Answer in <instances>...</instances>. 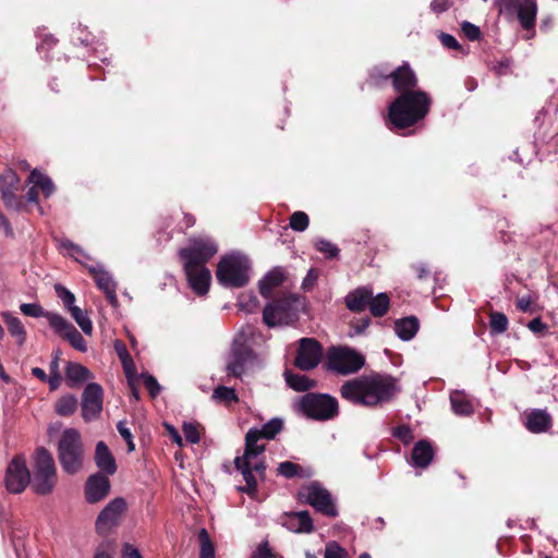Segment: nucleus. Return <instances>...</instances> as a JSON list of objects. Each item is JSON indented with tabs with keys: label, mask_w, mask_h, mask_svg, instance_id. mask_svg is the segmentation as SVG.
<instances>
[{
	"label": "nucleus",
	"mask_w": 558,
	"mask_h": 558,
	"mask_svg": "<svg viewBox=\"0 0 558 558\" xmlns=\"http://www.w3.org/2000/svg\"><path fill=\"white\" fill-rule=\"evenodd\" d=\"M52 328L62 338L68 340L74 349L81 352L86 351V342L83 336L70 322H68L61 315L59 317H53Z\"/></svg>",
	"instance_id": "obj_24"
},
{
	"label": "nucleus",
	"mask_w": 558,
	"mask_h": 558,
	"mask_svg": "<svg viewBox=\"0 0 558 558\" xmlns=\"http://www.w3.org/2000/svg\"><path fill=\"white\" fill-rule=\"evenodd\" d=\"M95 463L106 475H113L117 472L114 457L104 441H98L96 445Z\"/></svg>",
	"instance_id": "obj_29"
},
{
	"label": "nucleus",
	"mask_w": 558,
	"mask_h": 558,
	"mask_svg": "<svg viewBox=\"0 0 558 558\" xmlns=\"http://www.w3.org/2000/svg\"><path fill=\"white\" fill-rule=\"evenodd\" d=\"M121 364L128 381L135 380L136 365L133 361V357L126 359L125 361L121 362Z\"/></svg>",
	"instance_id": "obj_58"
},
{
	"label": "nucleus",
	"mask_w": 558,
	"mask_h": 558,
	"mask_svg": "<svg viewBox=\"0 0 558 558\" xmlns=\"http://www.w3.org/2000/svg\"><path fill=\"white\" fill-rule=\"evenodd\" d=\"M60 351L57 350L52 353V360L49 363V375L61 374L60 373Z\"/></svg>",
	"instance_id": "obj_61"
},
{
	"label": "nucleus",
	"mask_w": 558,
	"mask_h": 558,
	"mask_svg": "<svg viewBox=\"0 0 558 558\" xmlns=\"http://www.w3.org/2000/svg\"><path fill=\"white\" fill-rule=\"evenodd\" d=\"M527 327L531 331L535 333L543 332L546 330L547 326L544 324L541 319V317L533 318Z\"/></svg>",
	"instance_id": "obj_62"
},
{
	"label": "nucleus",
	"mask_w": 558,
	"mask_h": 558,
	"mask_svg": "<svg viewBox=\"0 0 558 558\" xmlns=\"http://www.w3.org/2000/svg\"><path fill=\"white\" fill-rule=\"evenodd\" d=\"M390 83L393 90L401 95V93L416 92L418 78L410 63L403 62L401 65L393 68Z\"/></svg>",
	"instance_id": "obj_18"
},
{
	"label": "nucleus",
	"mask_w": 558,
	"mask_h": 558,
	"mask_svg": "<svg viewBox=\"0 0 558 558\" xmlns=\"http://www.w3.org/2000/svg\"><path fill=\"white\" fill-rule=\"evenodd\" d=\"M71 316L76 322V324L81 327L84 333L89 335L93 331L92 320L86 316V314L77 306L71 308L69 311Z\"/></svg>",
	"instance_id": "obj_46"
},
{
	"label": "nucleus",
	"mask_w": 558,
	"mask_h": 558,
	"mask_svg": "<svg viewBox=\"0 0 558 558\" xmlns=\"http://www.w3.org/2000/svg\"><path fill=\"white\" fill-rule=\"evenodd\" d=\"M315 248L325 255L327 259L338 258L340 250L337 245L325 239H318L314 243Z\"/></svg>",
	"instance_id": "obj_44"
},
{
	"label": "nucleus",
	"mask_w": 558,
	"mask_h": 558,
	"mask_svg": "<svg viewBox=\"0 0 558 558\" xmlns=\"http://www.w3.org/2000/svg\"><path fill=\"white\" fill-rule=\"evenodd\" d=\"M1 317L8 327L9 333L16 338V343L23 345L26 341V330L19 317L13 316L10 312H2Z\"/></svg>",
	"instance_id": "obj_34"
},
{
	"label": "nucleus",
	"mask_w": 558,
	"mask_h": 558,
	"mask_svg": "<svg viewBox=\"0 0 558 558\" xmlns=\"http://www.w3.org/2000/svg\"><path fill=\"white\" fill-rule=\"evenodd\" d=\"M365 365V357L349 347L331 348L327 352L326 367L340 375L359 372Z\"/></svg>",
	"instance_id": "obj_11"
},
{
	"label": "nucleus",
	"mask_w": 558,
	"mask_h": 558,
	"mask_svg": "<svg viewBox=\"0 0 558 558\" xmlns=\"http://www.w3.org/2000/svg\"><path fill=\"white\" fill-rule=\"evenodd\" d=\"M434 454L435 451L432 444L428 440L422 439L417 441L412 449V464L415 468L425 469L433 461Z\"/></svg>",
	"instance_id": "obj_30"
},
{
	"label": "nucleus",
	"mask_w": 558,
	"mask_h": 558,
	"mask_svg": "<svg viewBox=\"0 0 558 558\" xmlns=\"http://www.w3.org/2000/svg\"><path fill=\"white\" fill-rule=\"evenodd\" d=\"M21 190V179L17 173L8 168L0 174V196L7 209L15 211L24 207V197L19 196Z\"/></svg>",
	"instance_id": "obj_13"
},
{
	"label": "nucleus",
	"mask_w": 558,
	"mask_h": 558,
	"mask_svg": "<svg viewBox=\"0 0 558 558\" xmlns=\"http://www.w3.org/2000/svg\"><path fill=\"white\" fill-rule=\"evenodd\" d=\"M58 241V245L60 248L62 250H66V251H71L75 254H78V255H82V256H86V254L84 253L83 248L75 244L74 242H72L71 240L69 239H60V240H57Z\"/></svg>",
	"instance_id": "obj_57"
},
{
	"label": "nucleus",
	"mask_w": 558,
	"mask_h": 558,
	"mask_svg": "<svg viewBox=\"0 0 558 558\" xmlns=\"http://www.w3.org/2000/svg\"><path fill=\"white\" fill-rule=\"evenodd\" d=\"M287 278L286 270L282 267H275L268 271L264 278L259 281L258 288L259 293L265 298L269 299L272 295L274 290L281 286Z\"/></svg>",
	"instance_id": "obj_26"
},
{
	"label": "nucleus",
	"mask_w": 558,
	"mask_h": 558,
	"mask_svg": "<svg viewBox=\"0 0 558 558\" xmlns=\"http://www.w3.org/2000/svg\"><path fill=\"white\" fill-rule=\"evenodd\" d=\"M211 398L225 403L226 405L236 403L239 401L235 389L227 386H218L215 388Z\"/></svg>",
	"instance_id": "obj_42"
},
{
	"label": "nucleus",
	"mask_w": 558,
	"mask_h": 558,
	"mask_svg": "<svg viewBox=\"0 0 558 558\" xmlns=\"http://www.w3.org/2000/svg\"><path fill=\"white\" fill-rule=\"evenodd\" d=\"M284 379L287 385L299 392H310L311 389L316 387V380L301 374L293 373L290 369H286Z\"/></svg>",
	"instance_id": "obj_33"
},
{
	"label": "nucleus",
	"mask_w": 558,
	"mask_h": 558,
	"mask_svg": "<svg viewBox=\"0 0 558 558\" xmlns=\"http://www.w3.org/2000/svg\"><path fill=\"white\" fill-rule=\"evenodd\" d=\"M369 311L374 317L385 316L390 307V299L387 293H379L376 296H371L368 303Z\"/></svg>",
	"instance_id": "obj_37"
},
{
	"label": "nucleus",
	"mask_w": 558,
	"mask_h": 558,
	"mask_svg": "<svg viewBox=\"0 0 558 558\" xmlns=\"http://www.w3.org/2000/svg\"><path fill=\"white\" fill-rule=\"evenodd\" d=\"M278 556L279 555L275 554L269 547L268 541H264L257 546L252 558H277Z\"/></svg>",
	"instance_id": "obj_54"
},
{
	"label": "nucleus",
	"mask_w": 558,
	"mask_h": 558,
	"mask_svg": "<svg viewBox=\"0 0 558 558\" xmlns=\"http://www.w3.org/2000/svg\"><path fill=\"white\" fill-rule=\"evenodd\" d=\"M393 68L387 62L374 65L368 71L367 82L375 87H381L391 81Z\"/></svg>",
	"instance_id": "obj_32"
},
{
	"label": "nucleus",
	"mask_w": 558,
	"mask_h": 558,
	"mask_svg": "<svg viewBox=\"0 0 558 558\" xmlns=\"http://www.w3.org/2000/svg\"><path fill=\"white\" fill-rule=\"evenodd\" d=\"M324 354L323 345L315 338H301L294 359V366L308 372L318 366Z\"/></svg>",
	"instance_id": "obj_14"
},
{
	"label": "nucleus",
	"mask_w": 558,
	"mask_h": 558,
	"mask_svg": "<svg viewBox=\"0 0 558 558\" xmlns=\"http://www.w3.org/2000/svg\"><path fill=\"white\" fill-rule=\"evenodd\" d=\"M31 483V472L23 456H15L5 471V487L12 494H21Z\"/></svg>",
	"instance_id": "obj_15"
},
{
	"label": "nucleus",
	"mask_w": 558,
	"mask_h": 558,
	"mask_svg": "<svg viewBox=\"0 0 558 558\" xmlns=\"http://www.w3.org/2000/svg\"><path fill=\"white\" fill-rule=\"evenodd\" d=\"M183 433L186 441L190 444H198L201 440V433L198 430V425L194 423H184L183 424Z\"/></svg>",
	"instance_id": "obj_49"
},
{
	"label": "nucleus",
	"mask_w": 558,
	"mask_h": 558,
	"mask_svg": "<svg viewBox=\"0 0 558 558\" xmlns=\"http://www.w3.org/2000/svg\"><path fill=\"white\" fill-rule=\"evenodd\" d=\"M310 218L306 213L298 210L290 216V228L298 232H303L308 228Z\"/></svg>",
	"instance_id": "obj_47"
},
{
	"label": "nucleus",
	"mask_w": 558,
	"mask_h": 558,
	"mask_svg": "<svg viewBox=\"0 0 558 558\" xmlns=\"http://www.w3.org/2000/svg\"><path fill=\"white\" fill-rule=\"evenodd\" d=\"M57 482V468L52 454L45 447L37 448L33 460V478L31 477L29 483L33 492L40 496L50 495Z\"/></svg>",
	"instance_id": "obj_3"
},
{
	"label": "nucleus",
	"mask_w": 558,
	"mask_h": 558,
	"mask_svg": "<svg viewBox=\"0 0 558 558\" xmlns=\"http://www.w3.org/2000/svg\"><path fill=\"white\" fill-rule=\"evenodd\" d=\"M298 500L301 504L310 505L317 512L326 517L336 518L338 515L331 494L318 482L303 485L298 492Z\"/></svg>",
	"instance_id": "obj_9"
},
{
	"label": "nucleus",
	"mask_w": 558,
	"mask_h": 558,
	"mask_svg": "<svg viewBox=\"0 0 558 558\" xmlns=\"http://www.w3.org/2000/svg\"><path fill=\"white\" fill-rule=\"evenodd\" d=\"M263 439L257 428H251L245 435V448L244 453L241 457H235L234 466L243 475L246 483L245 487L241 488L242 492L250 496L257 493V480L252 474V460L263 453L266 449L265 445H258V441Z\"/></svg>",
	"instance_id": "obj_5"
},
{
	"label": "nucleus",
	"mask_w": 558,
	"mask_h": 558,
	"mask_svg": "<svg viewBox=\"0 0 558 558\" xmlns=\"http://www.w3.org/2000/svg\"><path fill=\"white\" fill-rule=\"evenodd\" d=\"M298 407L303 415L314 421H330L339 415L338 400L328 393L307 392L300 398Z\"/></svg>",
	"instance_id": "obj_6"
},
{
	"label": "nucleus",
	"mask_w": 558,
	"mask_h": 558,
	"mask_svg": "<svg viewBox=\"0 0 558 558\" xmlns=\"http://www.w3.org/2000/svg\"><path fill=\"white\" fill-rule=\"evenodd\" d=\"M283 428V421L279 417H274L265 423L257 433L265 439H274Z\"/></svg>",
	"instance_id": "obj_41"
},
{
	"label": "nucleus",
	"mask_w": 558,
	"mask_h": 558,
	"mask_svg": "<svg viewBox=\"0 0 558 558\" xmlns=\"http://www.w3.org/2000/svg\"><path fill=\"white\" fill-rule=\"evenodd\" d=\"M277 471L279 475L289 480L303 476L302 466L291 461H283L279 463Z\"/></svg>",
	"instance_id": "obj_43"
},
{
	"label": "nucleus",
	"mask_w": 558,
	"mask_h": 558,
	"mask_svg": "<svg viewBox=\"0 0 558 558\" xmlns=\"http://www.w3.org/2000/svg\"><path fill=\"white\" fill-rule=\"evenodd\" d=\"M121 558H143V556L136 547L125 543L121 550Z\"/></svg>",
	"instance_id": "obj_59"
},
{
	"label": "nucleus",
	"mask_w": 558,
	"mask_h": 558,
	"mask_svg": "<svg viewBox=\"0 0 558 558\" xmlns=\"http://www.w3.org/2000/svg\"><path fill=\"white\" fill-rule=\"evenodd\" d=\"M29 180L36 187H40L46 197L52 194L54 187L51 179L40 173L38 170H33L31 172Z\"/></svg>",
	"instance_id": "obj_40"
},
{
	"label": "nucleus",
	"mask_w": 558,
	"mask_h": 558,
	"mask_svg": "<svg viewBox=\"0 0 558 558\" xmlns=\"http://www.w3.org/2000/svg\"><path fill=\"white\" fill-rule=\"evenodd\" d=\"M114 350L120 359V362H123L125 361L126 359H131V354L129 353L128 351V348L125 345L124 342H122L121 340H117L114 342Z\"/></svg>",
	"instance_id": "obj_60"
},
{
	"label": "nucleus",
	"mask_w": 558,
	"mask_h": 558,
	"mask_svg": "<svg viewBox=\"0 0 558 558\" xmlns=\"http://www.w3.org/2000/svg\"><path fill=\"white\" fill-rule=\"evenodd\" d=\"M392 435L405 445L410 444L414 438L413 432L408 425L397 426Z\"/></svg>",
	"instance_id": "obj_53"
},
{
	"label": "nucleus",
	"mask_w": 558,
	"mask_h": 558,
	"mask_svg": "<svg viewBox=\"0 0 558 558\" xmlns=\"http://www.w3.org/2000/svg\"><path fill=\"white\" fill-rule=\"evenodd\" d=\"M283 525L294 533H312L314 531L313 520L307 510L286 513Z\"/></svg>",
	"instance_id": "obj_25"
},
{
	"label": "nucleus",
	"mask_w": 558,
	"mask_h": 558,
	"mask_svg": "<svg viewBox=\"0 0 558 558\" xmlns=\"http://www.w3.org/2000/svg\"><path fill=\"white\" fill-rule=\"evenodd\" d=\"M372 294V288L359 287L345 296V306L351 312L361 313L368 306Z\"/></svg>",
	"instance_id": "obj_28"
},
{
	"label": "nucleus",
	"mask_w": 558,
	"mask_h": 558,
	"mask_svg": "<svg viewBox=\"0 0 558 558\" xmlns=\"http://www.w3.org/2000/svg\"><path fill=\"white\" fill-rule=\"evenodd\" d=\"M126 511V502L122 497L112 499L98 514L95 527L98 534H106L112 527L117 526L124 512Z\"/></svg>",
	"instance_id": "obj_16"
},
{
	"label": "nucleus",
	"mask_w": 558,
	"mask_h": 558,
	"mask_svg": "<svg viewBox=\"0 0 558 558\" xmlns=\"http://www.w3.org/2000/svg\"><path fill=\"white\" fill-rule=\"evenodd\" d=\"M77 399L74 395L68 393L60 397L54 403V411L60 416H71L77 410Z\"/></svg>",
	"instance_id": "obj_36"
},
{
	"label": "nucleus",
	"mask_w": 558,
	"mask_h": 558,
	"mask_svg": "<svg viewBox=\"0 0 558 558\" xmlns=\"http://www.w3.org/2000/svg\"><path fill=\"white\" fill-rule=\"evenodd\" d=\"M190 288L197 295H205L210 286L211 274L207 267L183 265Z\"/></svg>",
	"instance_id": "obj_22"
},
{
	"label": "nucleus",
	"mask_w": 558,
	"mask_h": 558,
	"mask_svg": "<svg viewBox=\"0 0 558 558\" xmlns=\"http://www.w3.org/2000/svg\"><path fill=\"white\" fill-rule=\"evenodd\" d=\"M439 40L441 45L448 49L452 50H461L462 46L459 44V41L450 34L447 33H440L439 34Z\"/></svg>",
	"instance_id": "obj_56"
},
{
	"label": "nucleus",
	"mask_w": 558,
	"mask_h": 558,
	"mask_svg": "<svg viewBox=\"0 0 558 558\" xmlns=\"http://www.w3.org/2000/svg\"><path fill=\"white\" fill-rule=\"evenodd\" d=\"M117 429L121 437L125 440L128 445V451L131 452L135 449V445L133 441V435L130 430V428L126 427L125 423L119 422L117 425Z\"/></svg>",
	"instance_id": "obj_55"
},
{
	"label": "nucleus",
	"mask_w": 558,
	"mask_h": 558,
	"mask_svg": "<svg viewBox=\"0 0 558 558\" xmlns=\"http://www.w3.org/2000/svg\"><path fill=\"white\" fill-rule=\"evenodd\" d=\"M110 488L111 484L108 476L100 472L95 473L86 480L85 499L88 504H97L109 495Z\"/></svg>",
	"instance_id": "obj_19"
},
{
	"label": "nucleus",
	"mask_w": 558,
	"mask_h": 558,
	"mask_svg": "<svg viewBox=\"0 0 558 558\" xmlns=\"http://www.w3.org/2000/svg\"><path fill=\"white\" fill-rule=\"evenodd\" d=\"M508 325V318L504 313L494 311L489 313V330L492 335L504 333L507 331Z\"/></svg>",
	"instance_id": "obj_39"
},
{
	"label": "nucleus",
	"mask_w": 558,
	"mask_h": 558,
	"mask_svg": "<svg viewBox=\"0 0 558 558\" xmlns=\"http://www.w3.org/2000/svg\"><path fill=\"white\" fill-rule=\"evenodd\" d=\"M532 300L530 296H522L517 300V308L523 313L531 312Z\"/></svg>",
	"instance_id": "obj_64"
},
{
	"label": "nucleus",
	"mask_w": 558,
	"mask_h": 558,
	"mask_svg": "<svg viewBox=\"0 0 558 558\" xmlns=\"http://www.w3.org/2000/svg\"><path fill=\"white\" fill-rule=\"evenodd\" d=\"M217 252L218 246L211 239L194 238L190 241L187 247L180 250L179 256L184 262V265L206 267V264Z\"/></svg>",
	"instance_id": "obj_12"
},
{
	"label": "nucleus",
	"mask_w": 558,
	"mask_h": 558,
	"mask_svg": "<svg viewBox=\"0 0 558 558\" xmlns=\"http://www.w3.org/2000/svg\"><path fill=\"white\" fill-rule=\"evenodd\" d=\"M104 390L97 383H89L82 393V417L92 422L99 417L102 411Z\"/></svg>",
	"instance_id": "obj_17"
},
{
	"label": "nucleus",
	"mask_w": 558,
	"mask_h": 558,
	"mask_svg": "<svg viewBox=\"0 0 558 558\" xmlns=\"http://www.w3.org/2000/svg\"><path fill=\"white\" fill-rule=\"evenodd\" d=\"M144 385L146 389L148 390L149 396L154 399L156 398L161 390L160 385L158 384L157 379L150 375V374H142Z\"/></svg>",
	"instance_id": "obj_50"
},
{
	"label": "nucleus",
	"mask_w": 558,
	"mask_h": 558,
	"mask_svg": "<svg viewBox=\"0 0 558 558\" xmlns=\"http://www.w3.org/2000/svg\"><path fill=\"white\" fill-rule=\"evenodd\" d=\"M93 378L90 371L84 365L75 362H68L65 366V384L69 388L75 389L83 383Z\"/></svg>",
	"instance_id": "obj_27"
},
{
	"label": "nucleus",
	"mask_w": 558,
	"mask_h": 558,
	"mask_svg": "<svg viewBox=\"0 0 558 558\" xmlns=\"http://www.w3.org/2000/svg\"><path fill=\"white\" fill-rule=\"evenodd\" d=\"M430 9L435 13H442L449 9V0H433Z\"/></svg>",
	"instance_id": "obj_63"
},
{
	"label": "nucleus",
	"mask_w": 558,
	"mask_h": 558,
	"mask_svg": "<svg viewBox=\"0 0 558 558\" xmlns=\"http://www.w3.org/2000/svg\"><path fill=\"white\" fill-rule=\"evenodd\" d=\"M348 554L337 542H329L326 545L325 558H347Z\"/></svg>",
	"instance_id": "obj_51"
},
{
	"label": "nucleus",
	"mask_w": 558,
	"mask_h": 558,
	"mask_svg": "<svg viewBox=\"0 0 558 558\" xmlns=\"http://www.w3.org/2000/svg\"><path fill=\"white\" fill-rule=\"evenodd\" d=\"M253 357V350L244 344L236 343L232 347L230 361L227 364V374L240 378L244 372L247 362Z\"/></svg>",
	"instance_id": "obj_20"
},
{
	"label": "nucleus",
	"mask_w": 558,
	"mask_h": 558,
	"mask_svg": "<svg viewBox=\"0 0 558 558\" xmlns=\"http://www.w3.org/2000/svg\"><path fill=\"white\" fill-rule=\"evenodd\" d=\"M21 312L29 317H45L48 319L50 326L52 327L53 317H59V314L47 312L43 308L41 305L37 303H23L20 305Z\"/></svg>",
	"instance_id": "obj_38"
},
{
	"label": "nucleus",
	"mask_w": 558,
	"mask_h": 558,
	"mask_svg": "<svg viewBox=\"0 0 558 558\" xmlns=\"http://www.w3.org/2000/svg\"><path fill=\"white\" fill-rule=\"evenodd\" d=\"M452 411L457 415L469 416L473 413L474 407L470 398L462 391L456 390L450 393Z\"/></svg>",
	"instance_id": "obj_35"
},
{
	"label": "nucleus",
	"mask_w": 558,
	"mask_h": 558,
	"mask_svg": "<svg viewBox=\"0 0 558 558\" xmlns=\"http://www.w3.org/2000/svg\"><path fill=\"white\" fill-rule=\"evenodd\" d=\"M461 29L463 35L471 41L478 40L481 38V29L478 26L472 24L471 22L464 21L461 24Z\"/></svg>",
	"instance_id": "obj_52"
},
{
	"label": "nucleus",
	"mask_w": 558,
	"mask_h": 558,
	"mask_svg": "<svg viewBox=\"0 0 558 558\" xmlns=\"http://www.w3.org/2000/svg\"><path fill=\"white\" fill-rule=\"evenodd\" d=\"M216 278L226 288H242L250 280L248 266L239 256L226 255L217 265Z\"/></svg>",
	"instance_id": "obj_8"
},
{
	"label": "nucleus",
	"mask_w": 558,
	"mask_h": 558,
	"mask_svg": "<svg viewBox=\"0 0 558 558\" xmlns=\"http://www.w3.org/2000/svg\"><path fill=\"white\" fill-rule=\"evenodd\" d=\"M298 298L294 294H288L274 299L263 311V322L268 327L288 325L298 318L295 303Z\"/></svg>",
	"instance_id": "obj_10"
},
{
	"label": "nucleus",
	"mask_w": 558,
	"mask_h": 558,
	"mask_svg": "<svg viewBox=\"0 0 558 558\" xmlns=\"http://www.w3.org/2000/svg\"><path fill=\"white\" fill-rule=\"evenodd\" d=\"M54 291L58 295V298H60L63 302V305L70 311L71 308L75 307L74 305V302H75V295L70 291L68 290L65 287H63L62 284L60 283H57L54 286Z\"/></svg>",
	"instance_id": "obj_48"
},
{
	"label": "nucleus",
	"mask_w": 558,
	"mask_h": 558,
	"mask_svg": "<svg viewBox=\"0 0 558 558\" xmlns=\"http://www.w3.org/2000/svg\"><path fill=\"white\" fill-rule=\"evenodd\" d=\"M396 390L392 377L374 374L344 381L340 387V396L354 405L373 408L391 400Z\"/></svg>",
	"instance_id": "obj_1"
},
{
	"label": "nucleus",
	"mask_w": 558,
	"mask_h": 558,
	"mask_svg": "<svg viewBox=\"0 0 558 558\" xmlns=\"http://www.w3.org/2000/svg\"><path fill=\"white\" fill-rule=\"evenodd\" d=\"M432 98L424 90L401 93L388 106L386 124L391 131L411 128L428 114Z\"/></svg>",
	"instance_id": "obj_2"
},
{
	"label": "nucleus",
	"mask_w": 558,
	"mask_h": 558,
	"mask_svg": "<svg viewBox=\"0 0 558 558\" xmlns=\"http://www.w3.org/2000/svg\"><path fill=\"white\" fill-rule=\"evenodd\" d=\"M495 7L507 21H518L523 29H534L538 7L535 0H495Z\"/></svg>",
	"instance_id": "obj_7"
},
{
	"label": "nucleus",
	"mask_w": 558,
	"mask_h": 558,
	"mask_svg": "<svg viewBox=\"0 0 558 558\" xmlns=\"http://www.w3.org/2000/svg\"><path fill=\"white\" fill-rule=\"evenodd\" d=\"M58 459L62 470L71 475L78 473L84 462V446L75 428L63 430L58 444Z\"/></svg>",
	"instance_id": "obj_4"
},
{
	"label": "nucleus",
	"mask_w": 558,
	"mask_h": 558,
	"mask_svg": "<svg viewBox=\"0 0 558 558\" xmlns=\"http://www.w3.org/2000/svg\"><path fill=\"white\" fill-rule=\"evenodd\" d=\"M85 267L87 268L90 277L94 279L97 288L105 293L108 302L112 306H117L118 305V298H117V293H116L117 283L113 281L110 274L100 266L98 267V266H87L86 265Z\"/></svg>",
	"instance_id": "obj_21"
},
{
	"label": "nucleus",
	"mask_w": 558,
	"mask_h": 558,
	"mask_svg": "<svg viewBox=\"0 0 558 558\" xmlns=\"http://www.w3.org/2000/svg\"><path fill=\"white\" fill-rule=\"evenodd\" d=\"M198 538L201 543L199 558H215V548L205 529L199 531Z\"/></svg>",
	"instance_id": "obj_45"
},
{
	"label": "nucleus",
	"mask_w": 558,
	"mask_h": 558,
	"mask_svg": "<svg viewBox=\"0 0 558 558\" xmlns=\"http://www.w3.org/2000/svg\"><path fill=\"white\" fill-rule=\"evenodd\" d=\"M420 329V320L416 316H408L395 322V332L403 340L413 339Z\"/></svg>",
	"instance_id": "obj_31"
},
{
	"label": "nucleus",
	"mask_w": 558,
	"mask_h": 558,
	"mask_svg": "<svg viewBox=\"0 0 558 558\" xmlns=\"http://www.w3.org/2000/svg\"><path fill=\"white\" fill-rule=\"evenodd\" d=\"M523 425L533 434L547 433L553 427V416L545 409L526 410Z\"/></svg>",
	"instance_id": "obj_23"
}]
</instances>
